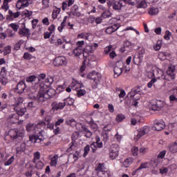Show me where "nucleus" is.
<instances>
[{
	"label": "nucleus",
	"mask_w": 177,
	"mask_h": 177,
	"mask_svg": "<svg viewBox=\"0 0 177 177\" xmlns=\"http://www.w3.org/2000/svg\"><path fill=\"white\" fill-rule=\"evenodd\" d=\"M26 131L27 132H32L33 131H35V124L31 123L26 124Z\"/></svg>",
	"instance_id": "nucleus-36"
},
{
	"label": "nucleus",
	"mask_w": 177,
	"mask_h": 177,
	"mask_svg": "<svg viewBox=\"0 0 177 177\" xmlns=\"http://www.w3.org/2000/svg\"><path fill=\"white\" fill-rule=\"evenodd\" d=\"M158 8L156 7H151L149 10V13L151 16H156V15H158Z\"/></svg>",
	"instance_id": "nucleus-30"
},
{
	"label": "nucleus",
	"mask_w": 177,
	"mask_h": 177,
	"mask_svg": "<svg viewBox=\"0 0 177 177\" xmlns=\"http://www.w3.org/2000/svg\"><path fill=\"white\" fill-rule=\"evenodd\" d=\"M83 132L85 133L86 138H91L92 136V131H89L86 127H82Z\"/></svg>",
	"instance_id": "nucleus-32"
},
{
	"label": "nucleus",
	"mask_w": 177,
	"mask_h": 177,
	"mask_svg": "<svg viewBox=\"0 0 177 177\" xmlns=\"http://www.w3.org/2000/svg\"><path fill=\"white\" fill-rule=\"evenodd\" d=\"M61 12V9L58 8H55L53 11V14H52V17L53 19H57V15H59V13H60Z\"/></svg>",
	"instance_id": "nucleus-34"
},
{
	"label": "nucleus",
	"mask_w": 177,
	"mask_h": 177,
	"mask_svg": "<svg viewBox=\"0 0 177 177\" xmlns=\"http://www.w3.org/2000/svg\"><path fill=\"white\" fill-rule=\"evenodd\" d=\"M133 160L132 159V158H127L124 162H123V165H124V167L126 168H128V167H129V165H131L133 162Z\"/></svg>",
	"instance_id": "nucleus-35"
},
{
	"label": "nucleus",
	"mask_w": 177,
	"mask_h": 177,
	"mask_svg": "<svg viewBox=\"0 0 177 177\" xmlns=\"http://www.w3.org/2000/svg\"><path fill=\"white\" fill-rule=\"evenodd\" d=\"M45 166V165L44 164V162H42V161L39 160L37 163H36V168L37 169H42V168H44V167Z\"/></svg>",
	"instance_id": "nucleus-41"
},
{
	"label": "nucleus",
	"mask_w": 177,
	"mask_h": 177,
	"mask_svg": "<svg viewBox=\"0 0 177 177\" xmlns=\"http://www.w3.org/2000/svg\"><path fill=\"white\" fill-rule=\"evenodd\" d=\"M13 109L15 110V111L17 112L16 114H17L18 117L19 115H20L21 117H23V115H24L27 112V109L26 108H21L19 109V108L15 106L13 108Z\"/></svg>",
	"instance_id": "nucleus-20"
},
{
	"label": "nucleus",
	"mask_w": 177,
	"mask_h": 177,
	"mask_svg": "<svg viewBox=\"0 0 177 177\" xmlns=\"http://www.w3.org/2000/svg\"><path fill=\"white\" fill-rule=\"evenodd\" d=\"M52 110L53 111H57V110H63L66 107V102H57L56 101L51 104Z\"/></svg>",
	"instance_id": "nucleus-11"
},
{
	"label": "nucleus",
	"mask_w": 177,
	"mask_h": 177,
	"mask_svg": "<svg viewBox=\"0 0 177 177\" xmlns=\"http://www.w3.org/2000/svg\"><path fill=\"white\" fill-rule=\"evenodd\" d=\"M22 44H24V41L20 40L18 43H17L15 46V50H19Z\"/></svg>",
	"instance_id": "nucleus-49"
},
{
	"label": "nucleus",
	"mask_w": 177,
	"mask_h": 177,
	"mask_svg": "<svg viewBox=\"0 0 177 177\" xmlns=\"http://www.w3.org/2000/svg\"><path fill=\"white\" fill-rule=\"evenodd\" d=\"M9 15L7 16V19H10V20H13L14 19H17L19 16H20V12H13L12 10L8 11Z\"/></svg>",
	"instance_id": "nucleus-19"
},
{
	"label": "nucleus",
	"mask_w": 177,
	"mask_h": 177,
	"mask_svg": "<svg viewBox=\"0 0 177 177\" xmlns=\"http://www.w3.org/2000/svg\"><path fill=\"white\" fill-rule=\"evenodd\" d=\"M89 150H91V147H89V145H86L84 149V157H86V156H88V153H89Z\"/></svg>",
	"instance_id": "nucleus-50"
},
{
	"label": "nucleus",
	"mask_w": 177,
	"mask_h": 177,
	"mask_svg": "<svg viewBox=\"0 0 177 177\" xmlns=\"http://www.w3.org/2000/svg\"><path fill=\"white\" fill-rule=\"evenodd\" d=\"M19 34L23 37H26L30 35V30L24 27L23 28L19 29Z\"/></svg>",
	"instance_id": "nucleus-27"
},
{
	"label": "nucleus",
	"mask_w": 177,
	"mask_h": 177,
	"mask_svg": "<svg viewBox=\"0 0 177 177\" xmlns=\"http://www.w3.org/2000/svg\"><path fill=\"white\" fill-rule=\"evenodd\" d=\"M13 161H15V157L12 156L10 159H8V161H6L4 163V165H6V166L10 165V164H12V162H13Z\"/></svg>",
	"instance_id": "nucleus-55"
},
{
	"label": "nucleus",
	"mask_w": 177,
	"mask_h": 177,
	"mask_svg": "<svg viewBox=\"0 0 177 177\" xmlns=\"http://www.w3.org/2000/svg\"><path fill=\"white\" fill-rule=\"evenodd\" d=\"M175 66H169L167 71V75H164V72L161 70L158 71V78H161V80H175Z\"/></svg>",
	"instance_id": "nucleus-2"
},
{
	"label": "nucleus",
	"mask_w": 177,
	"mask_h": 177,
	"mask_svg": "<svg viewBox=\"0 0 177 177\" xmlns=\"http://www.w3.org/2000/svg\"><path fill=\"white\" fill-rule=\"evenodd\" d=\"M109 57L111 59H114L115 57H117V53H115V51L113 50L109 53Z\"/></svg>",
	"instance_id": "nucleus-62"
},
{
	"label": "nucleus",
	"mask_w": 177,
	"mask_h": 177,
	"mask_svg": "<svg viewBox=\"0 0 177 177\" xmlns=\"http://www.w3.org/2000/svg\"><path fill=\"white\" fill-rule=\"evenodd\" d=\"M120 64H122V62H118L116 64V66L113 68L115 78H117V77H120V75L122 74V68H121V66H119Z\"/></svg>",
	"instance_id": "nucleus-15"
},
{
	"label": "nucleus",
	"mask_w": 177,
	"mask_h": 177,
	"mask_svg": "<svg viewBox=\"0 0 177 177\" xmlns=\"http://www.w3.org/2000/svg\"><path fill=\"white\" fill-rule=\"evenodd\" d=\"M53 64L56 67L67 66V59L63 56L57 57L54 59Z\"/></svg>",
	"instance_id": "nucleus-9"
},
{
	"label": "nucleus",
	"mask_w": 177,
	"mask_h": 177,
	"mask_svg": "<svg viewBox=\"0 0 177 177\" xmlns=\"http://www.w3.org/2000/svg\"><path fill=\"white\" fill-rule=\"evenodd\" d=\"M43 6L45 9L49 6V0H43L42 1Z\"/></svg>",
	"instance_id": "nucleus-59"
},
{
	"label": "nucleus",
	"mask_w": 177,
	"mask_h": 177,
	"mask_svg": "<svg viewBox=\"0 0 177 177\" xmlns=\"http://www.w3.org/2000/svg\"><path fill=\"white\" fill-rule=\"evenodd\" d=\"M66 124L71 127H75V125H77V122L74 119H69L66 120Z\"/></svg>",
	"instance_id": "nucleus-39"
},
{
	"label": "nucleus",
	"mask_w": 177,
	"mask_h": 177,
	"mask_svg": "<svg viewBox=\"0 0 177 177\" xmlns=\"http://www.w3.org/2000/svg\"><path fill=\"white\" fill-rule=\"evenodd\" d=\"M111 49H113V46H111V45H109L107 47H106L104 48L105 55H107V54L110 53V52H111Z\"/></svg>",
	"instance_id": "nucleus-54"
},
{
	"label": "nucleus",
	"mask_w": 177,
	"mask_h": 177,
	"mask_svg": "<svg viewBox=\"0 0 177 177\" xmlns=\"http://www.w3.org/2000/svg\"><path fill=\"white\" fill-rule=\"evenodd\" d=\"M153 127L156 131H162L165 128V122L162 120H157L155 122Z\"/></svg>",
	"instance_id": "nucleus-16"
},
{
	"label": "nucleus",
	"mask_w": 177,
	"mask_h": 177,
	"mask_svg": "<svg viewBox=\"0 0 177 177\" xmlns=\"http://www.w3.org/2000/svg\"><path fill=\"white\" fill-rule=\"evenodd\" d=\"M10 27L14 30V31H17L19 30V25L15 24H11Z\"/></svg>",
	"instance_id": "nucleus-64"
},
{
	"label": "nucleus",
	"mask_w": 177,
	"mask_h": 177,
	"mask_svg": "<svg viewBox=\"0 0 177 177\" xmlns=\"http://www.w3.org/2000/svg\"><path fill=\"white\" fill-rule=\"evenodd\" d=\"M73 53L75 56H80L84 53V50L82 48L77 47L73 50Z\"/></svg>",
	"instance_id": "nucleus-26"
},
{
	"label": "nucleus",
	"mask_w": 177,
	"mask_h": 177,
	"mask_svg": "<svg viewBox=\"0 0 177 177\" xmlns=\"http://www.w3.org/2000/svg\"><path fill=\"white\" fill-rule=\"evenodd\" d=\"M120 151V147L118 145L113 144L111 146L110 151H109V158L111 160H115L117 157H118V153Z\"/></svg>",
	"instance_id": "nucleus-6"
},
{
	"label": "nucleus",
	"mask_w": 177,
	"mask_h": 177,
	"mask_svg": "<svg viewBox=\"0 0 177 177\" xmlns=\"http://www.w3.org/2000/svg\"><path fill=\"white\" fill-rule=\"evenodd\" d=\"M37 80V77L34 75L29 76L26 77L27 82H32Z\"/></svg>",
	"instance_id": "nucleus-52"
},
{
	"label": "nucleus",
	"mask_w": 177,
	"mask_h": 177,
	"mask_svg": "<svg viewBox=\"0 0 177 177\" xmlns=\"http://www.w3.org/2000/svg\"><path fill=\"white\" fill-rule=\"evenodd\" d=\"M53 77H48L46 79V84H48V85L53 84Z\"/></svg>",
	"instance_id": "nucleus-58"
},
{
	"label": "nucleus",
	"mask_w": 177,
	"mask_h": 177,
	"mask_svg": "<svg viewBox=\"0 0 177 177\" xmlns=\"http://www.w3.org/2000/svg\"><path fill=\"white\" fill-rule=\"evenodd\" d=\"M34 158L32 160V162H37V160H39L41 158V153L39 151H36L34 154Z\"/></svg>",
	"instance_id": "nucleus-37"
},
{
	"label": "nucleus",
	"mask_w": 177,
	"mask_h": 177,
	"mask_svg": "<svg viewBox=\"0 0 177 177\" xmlns=\"http://www.w3.org/2000/svg\"><path fill=\"white\" fill-rule=\"evenodd\" d=\"M86 93V91L84 89H80L77 91V95L78 97H81V96H84Z\"/></svg>",
	"instance_id": "nucleus-45"
},
{
	"label": "nucleus",
	"mask_w": 177,
	"mask_h": 177,
	"mask_svg": "<svg viewBox=\"0 0 177 177\" xmlns=\"http://www.w3.org/2000/svg\"><path fill=\"white\" fill-rule=\"evenodd\" d=\"M157 82V79H152L149 83H148V88H151V86H153V84H154V82Z\"/></svg>",
	"instance_id": "nucleus-61"
},
{
	"label": "nucleus",
	"mask_w": 177,
	"mask_h": 177,
	"mask_svg": "<svg viewBox=\"0 0 177 177\" xmlns=\"http://www.w3.org/2000/svg\"><path fill=\"white\" fill-rule=\"evenodd\" d=\"M131 50V43L127 42L124 44L123 47L120 48L122 53H128Z\"/></svg>",
	"instance_id": "nucleus-21"
},
{
	"label": "nucleus",
	"mask_w": 177,
	"mask_h": 177,
	"mask_svg": "<svg viewBox=\"0 0 177 177\" xmlns=\"http://www.w3.org/2000/svg\"><path fill=\"white\" fill-rule=\"evenodd\" d=\"M56 91H55V89H48L44 86H41L36 95L33 93H30L29 96L30 99H35V100H37L39 103H44L46 102L48 99L53 97Z\"/></svg>",
	"instance_id": "nucleus-1"
},
{
	"label": "nucleus",
	"mask_w": 177,
	"mask_h": 177,
	"mask_svg": "<svg viewBox=\"0 0 177 177\" xmlns=\"http://www.w3.org/2000/svg\"><path fill=\"white\" fill-rule=\"evenodd\" d=\"M171 37H172V32H169V30H166L164 36L165 39H166V41H169V39H171Z\"/></svg>",
	"instance_id": "nucleus-40"
},
{
	"label": "nucleus",
	"mask_w": 177,
	"mask_h": 177,
	"mask_svg": "<svg viewBox=\"0 0 177 177\" xmlns=\"http://www.w3.org/2000/svg\"><path fill=\"white\" fill-rule=\"evenodd\" d=\"M153 48L155 50H160V49H161V41H158L156 46Z\"/></svg>",
	"instance_id": "nucleus-57"
},
{
	"label": "nucleus",
	"mask_w": 177,
	"mask_h": 177,
	"mask_svg": "<svg viewBox=\"0 0 177 177\" xmlns=\"http://www.w3.org/2000/svg\"><path fill=\"white\" fill-rule=\"evenodd\" d=\"M10 52H12V47H10V46H7L4 47V51H3L4 56H6V55H9Z\"/></svg>",
	"instance_id": "nucleus-38"
},
{
	"label": "nucleus",
	"mask_w": 177,
	"mask_h": 177,
	"mask_svg": "<svg viewBox=\"0 0 177 177\" xmlns=\"http://www.w3.org/2000/svg\"><path fill=\"white\" fill-rule=\"evenodd\" d=\"M138 93H140V88L137 87V88H134L133 90H131V91L130 93H129L127 95V97L129 99L133 100V102H134V103L133 104L136 107V106H138L137 100H139V97H136V96H138Z\"/></svg>",
	"instance_id": "nucleus-4"
},
{
	"label": "nucleus",
	"mask_w": 177,
	"mask_h": 177,
	"mask_svg": "<svg viewBox=\"0 0 177 177\" xmlns=\"http://www.w3.org/2000/svg\"><path fill=\"white\" fill-rule=\"evenodd\" d=\"M169 149L171 153H177V140L169 145Z\"/></svg>",
	"instance_id": "nucleus-29"
},
{
	"label": "nucleus",
	"mask_w": 177,
	"mask_h": 177,
	"mask_svg": "<svg viewBox=\"0 0 177 177\" xmlns=\"http://www.w3.org/2000/svg\"><path fill=\"white\" fill-rule=\"evenodd\" d=\"M93 50L92 49V47L91 45L86 46L84 49L83 50V56L84 59H86L88 56H89V53H93Z\"/></svg>",
	"instance_id": "nucleus-18"
},
{
	"label": "nucleus",
	"mask_w": 177,
	"mask_h": 177,
	"mask_svg": "<svg viewBox=\"0 0 177 177\" xmlns=\"http://www.w3.org/2000/svg\"><path fill=\"white\" fill-rule=\"evenodd\" d=\"M45 125V123L44 122H40V123H37V124H35V131H37V132H39V135H42V132L43 131L42 129V127H44Z\"/></svg>",
	"instance_id": "nucleus-24"
},
{
	"label": "nucleus",
	"mask_w": 177,
	"mask_h": 177,
	"mask_svg": "<svg viewBox=\"0 0 177 177\" xmlns=\"http://www.w3.org/2000/svg\"><path fill=\"white\" fill-rule=\"evenodd\" d=\"M16 8L17 9H21L22 8H24L23 6V3H21V1L20 0H18L17 5H16Z\"/></svg>",
	"instance_id": "nucleus-60"
},
{
	"label": "nucleus",
	"mask_w": 177,
	"mask_h": 177,
	"mask_svg": "<svg viewBox=\"0 0 177 177\" xmlns=\"http://www.w3.org/2000/svg\"><path fill=\"white\" fill-rule=\"evenodd\" d=\"M147 3H149L146 0L142 1L139 4V8H147Z\"/></svg>",
	"instance_id": "nucleus-51"
},
{
	"label": "nucleus",
	"mask_w": 177,
	"mask_h": 177,
	"mask_svg": "<svg viewBox=\"0 0 177 177\" xmlns=\"http://www.w3.org/2000/svg\"><path fill=\"white\" fill-rule=\"evenodd\" d=\"M138 151H139V148H138L137 147H133L131 148V153H132L133 156H138Z\"/></svg>",
	"instance_id": "nucleus-46"
},
{
	"label": "nucleus",
	"mask_w": 177,
	"mask_h": 177,
	"mask_svg": "<svg viewBox=\"0 0 177 177\" xmlns=\"http://www.w3.org/2000/svg\"><path fill=\"white\" fill-rule=\"evenodd\" d=\"M158 58L160 60H165L167 59V54L165 53H160L158 54Z\"/></svg>",
	"instance_id": "nucleus-53"
},
{
	"label": "nucleus",
	"mask_w": 177,
	"mask_h": 177,
	"mask_svg": "<svg viewBox=\"0 0 177 177\" xmlns=\"http://www.w3.org/2000/svg\"><path fill=\"white\" fill-rule=\"evenodd\" d=\"M1 8L3 10H5V12H8V10H9V3L3 1Z\"/></svg>",
	"instance_id": "nucleus-47"
},
{
	"label": "nucleus",
	"mask_w": 177,
	"mask_h": 177,
	"mask_svg": "<svg viewBox=\"0 0 177 177\" xmlns=\"http://www.w3.org/2000/svg\"><path fill=\"white\" fill-rule=\"evenodd\" d=\"M0 84L1 85H6L8 84V78L5 77V76L0 77Z\"/></svg>",
	"instance_id": "nucleus-42"
},
{
	"label": "nucleus",
	"mask_w": 177,
	"mask_h": 177,
	"mask_svg": "<svg viewBox=\"0 0 177 177\" xmlns=\"http://www.w3.org/2000/svg\"><path fill=\"white\" fill-rule=\"evenodd\" d=\"M122 1H120L119 2H115L113 4V8L115 10H121L122 8Z\"/></svg>",
	"instance_id": "nucleus-28"
},
{
	"label": "nucleus",
	"mask_w": 177,
	"mask_h": 177,
	"mask_svg": "<svg viewBox=\"0 0 177 177\" xmlns=\"http://www.w3.org/2000/svg\"><path fill=\"white\" fill-rule=\"evenodd\" d=\"M80 138V133L78 131H75L72 135V141L77 140Z\"/></svg>",
	"instance_id": "nucleus-43"
},
{
	"label": "nucleus",
	"mask_w": 177,
	"mask_h": 177,
	"mask_svg": "<svg viewBox=\"0 0 177 177\" xmlns=\"http://www.w3.org/2000/svg\"><path fill=\"white\" fill-rule=\"evenodd\" d=\"M57 160H59V156L57 154L54 155L50 160V167H56V165H57Z\"/></svg>",
	"instance_id": "nucleus-25"
},
{
	"label": "nucleus",
	"mask_w": 177,
	"mask_h": 177,
	"mask_svg": "<svg viewBox=\"0 0 177 177\" xmlns=\"http://www.w3.org/2000/svg\"><path fill=\"white\" fill-rule=\"evenodd\" d=\"M148 132H150V127H149V126H144L139 131L135 132L134 139L136 140H139L142 136H144V135H146Z\"/></svg>",
	"instance_id": "nucleus-7"
},
{
	"label": "nucleus",
	"mask_w": 177,
	"mask_h": 177,
	"mask_svg": "<svg viewBox=\"0 0 177 177\" xmlns=\"http://www.w3.org/2000/svg\"><path fill=\"white\" fill-rule=\"evenodd\" d=\"M169 100L171 103H174V102H177V97L175 95H171L169 96Z\"/></svg>",
	"instance_id": "nucleus-63"
},
{
	"label": "nucleus",
	"mask_w": 177,
	"mask_h": 177,
	"mask_svg": "<svg viewBox=\"0 0 177 177\" xmlns=\"http://www.w3.org/2000/svg\"><path fill=\"white\" fill-rule=\"evenodd\" d=\"M64 100L66 102V104L68 106H73V104H74V99H73V98L68 97Z\"/></svg>",
	"instance_id": "nucleus-48"
},
{
	"label": "nucleus",
	"mask_w": 177,
	"mask_h": 177,
	"mask_svg": "<svg viewBox=\"0 0 177 177\" xmlns=\"http://www.w3.org/2000/svg\"><path fill=\"white\" fill-rule=\"evenodd\" d=\"M97 171V175L98 177H109V173L104 171V166L102 164H99L97 167L95 169Z\"/></svg>",
	"instance_id": "nucleus-10"
},
{
	"label": "nucleus",
	"mask_w": 177,
	"mask_h": 177,
	"mask_svg": "<svg viewBox=\"0 0 177 177\" xmlns=\"http://www.w3.org/2000/svg\"><path fill=\"white\" fill-rule=\"evenodd\" d=\"M24 102L23 97H18L15 99V104H14V107H17V109L21 104Z\"/></svg>",
	"instance_id": "nucleus-33"
},
{
	"label": "nucleus",
	"mask_w": 177,
	"mask_h": 177,
	"mask_svg": "<svg viewBox=\"0 0 177 177\" xmlns=\"http://www.w3.org/2000/svg\"><path fill=\"white\" fill-rule=\"evenodd\" d=\"M8 122H10V124H20L21 121L19 122V115L17 113H11L8 115L7 118Z\"/></svg>",
	"instance_id": "nucleus-13"
},
{
	"label": "nucleus",
	"mask_w": 177,
	"mask_h": 177,
	"mask_svg": "<svg viewBox=\"0 0 177 177\" xmlns=\"http://www.w3.org/2000/svg\"><path fill=\"white\" fill-rule=\"evenodd\" d=\"M124 118H125V116L124 115H118L116 117V121L118 122H121V121H122V120H124Z\"/></svg>",
	"instance_id": "nucleus-56"
},
{
	"label": "nucleus",
	"mask_w": 177,
	"mask_h": 177,
	"mask_svg": "<svg viewBox=\"0 0 177 177\" xmlns=\"http://www.w3.org/2000/svg\"><path fill=\"white\" fill-rule=\"evenodd\" d=\"M95 142H93L91 145L93 153H95V151H96L97 147H98L99 149L103 147V142L100 141V137H99V136H95Z\"/></svg>",
	"instance_id": "nucleus-12"
},
{
	"label": "nucleus",
	"mask_w": 177,
	"mask_h": 177,
	"mask_svg": "<svg viewBox=\"0 0 177 177\" xmlns=\"http://www.w3.org/2000/svg\"><path fill=\"white\" fill-rule=\"evenodd\" d=\"M77 10H78V6L75 5L73 7V10L70 13V16H76L77 17H80V16H81V13H80L79 12H77Z\"/></svg>",
	"instance_id": "nucleus-23"
},
{
	"label": "nucleus",
	"mask_w": 177,
	"mask_h": 177,
	"mask_svg": "<svg viewBox=\"0 0 177 177\" xmlns=\"http://www.w3.org/2000/svg\"><path fill=\"white\" fill-rule=\"evenodd\" d=\"M87 77L89 78V80H93L95 84H99L100 80H102V75L99 73L93 71L88 74Z\"/></svg>",
	"instance_id": "nucleus-8"
},
{
	"label": "nucleus",
	"mask_w": 177,
	"mask_h": 177,
	"mask_svg": "<svg viewBox=\"0 0 177 177\" xmlns=\"http://www.w3.org/2000/svg\"><path fill=\"white\" fill-rule=\"evenodd\" d=\"M8 133L12 140L21 142L23 141V138H24L26 132L24 131H19L17 129H11Z\"/></svg>",
	"instance_id": "nucleus-3"
},
{
	"label": "nucleus",
	"mask_w": 177,
	"mask_h": 177,
	"mask_svg": "<svg viewBox=\"0 0 177 177\" xmlns=\"http://www.w3.org/2000/svg\"><path fill=\"white\" fill-rule=\"evenodd\" d=\"M77 146H78V144L77 143L76 141H72L69 144V147L67 149L66 151L68 153H71V151H73V150H75V149H77Z\"/></svg>",
	"instance_id": "nucleus-22"
},
{
	"label": "nucleus",
	"mask_w": 177,
	"mask_h": 177,
	"mask_svg": "<svg viewBox=\"0 0 177 177\" xmlns=\"http://www.w3.org/2000/svg\"><path fill=\"white\" fill-rule=\"evenodd\" d=\"M164 106H165V103H164V102L161 100H155L151 102L149 109L153 111H160Z\"/></svg>",
	"instance_id": "nucleus-5"
},
{
	"label": "nucleus",
	"mask_w": 177,
	"mask_h": 177,
	"mask_svg": "<svg viewBox=\"0 0 177 177\" xmlns=\"http://www.w3.org/2000/svg\"><path fill=\"white\" fill-rule=\"evenodd\" d=\"M111 129H113V125L111 124H108L104 127V131H105V132H110Z\"/></svg>",
	"instance_id": "nucleus-44"
},
{
	"label": "nucleus",
	"mask_w": 177,
	"mask_h": 177,
	"mask_svg": "<svg viewBox=\"0 0 177 177\" xmlns=\"http://www.w3.org/2000/svg\"><path fill=\"white\" fill-rule=\"evenodd\" d=\"M114 27H117V24H115L112 27H109V28H106V30H105L106 34H113V32H114L115 31H117V30H118V26L117 27L116 29H114Z\"/></svg>",
	"instance_id": "nucleus-31"
},
{
	"label": "nucleus",
	"mask_w": 177,
	"mask_h": 177,
	"mask_svg": "<svg viewBox=\"0 0 177 177\" xmlns=\"http://www.w3.org/2000/svg\"><path fill=\"white\" fill-rule=\"evenodd\" d=\"M30 140L32 143H41L44 140V136L42 134L32 136L30 137Z\"/></svg>",
	"instance_id": "nucleus-14"
},
{
	"label": "nucleus",
	"mask_w": 177,
	"mask_h": 177,
	"mask_svg": "<svg viewBox=\"0 0 177 177\" xmlns=\"http://www.w3.org/2000/svg\"><path fill=\"white\" fill-rule=\"evenodd\" d=\"M17 91L18 93H23L26 91V83L24 81H21L17 85Z\"/></svg>",
	"instance_id": "nucleus-17"
}]
</instances>
